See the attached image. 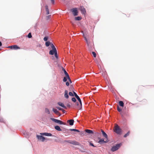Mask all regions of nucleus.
I'll return each instance as SVG.
<instances>
[{
  "mask_svg": "<svg viewBox=\"0 0 154 154\" xmlns=\"http://www.w3.org/2000/svg\"><path fill=\"white\" fill-rule=\"evenodd\" d=\"M114 132L118 134H121L122 133V130L119 126L116 125L115 126L114 129Z\"/></svg>",
  "mask_w": 154,
  "mask_h": 154,
  "instance_id": "obj_1",
  "label": "nucleus"
},
{
  "mask_svg": "<svg viewBox=\"0 0 154 154\" xmlns=\"http://www.w3.org/2000/svg\"><path fill=\"white\" fill-rule=\"evenodd\" d=\"M122 145V143L116 144L115 146H113L111 148V150L114 152L118 150Z\"/></svg>",
  "mask_w": 154,
  "mask_h": 154,
  "instance_id": "obj_2",
  "label": "nucleus"
},
{
  "mask_svg": "<svg viewBox=\"0 0 154 154\" xmlns=\"http://www.w3.org/2000/svg\"><path fill=\"white\" fill-rule=\"evenodd\" d=\"M50 119L54 122L59 124L60 125H65L66 123L63 122L61 121H60L59 120H58L55 119H54V118H51Z\"/></svg>",
  "mask_w": 154,
  "mask_h": 154,
  "instance_id": "obj_3",
  "label": "nucleus"
},
{
  "mask_svg": "<svg viewBox=\"0 0 154 154\" xmlns=\"http://www.w3.org/2000/svg\"><path fill=\"white\" fill-rule=\"evenodd\" d=\"M65 142L69 143L70 144H72L75 145H79L80 143L79 142H77L75 140H66Z\"/></svg>",
  "mask_w": 154,
  "mask_h": 154,
  "instance_id": "obj_4",
  "label": "nucleus"
},
{
  "mask_svg": "<svg viewBox=\"0 0 154 154\" xmlns=\"http://www.w3.org/2000/svg\"><path fill=\"white\" fill-rule=\"evenodd\" d=\"M73 93L74 94V96L78 100L80 104V108H79V109H80L82 107V102L80 98L77 95V94L75 92L73 91Z\"/></svg>",
  "mask_w": 154,
  "mask_h": 154,
  "instance_id": "obj_5",
  "label": "nucleus"
},
{
  "mask_svg": "<svg viewBox=\"0 0 154 154\" xmlns=\"http://www.w3.org/2000/svg\"><path fill=\"white\" fill-rule=\"evenodd\" d=\"M98 139H99V140L98 143L100 144H102L104 143H107L109 141L108 139H106V140H104L103 139L100 138H99Z\"/></svg>",
  "mask_w": 154,
  "mask_h": 154,
  "instance_id": "obj_6",
  "label": "nucleus"
},
{
  "mask_svg": "<svg viewBox=\"0 0 154 154\" xmlns=\"http://www.w3.org/2000/svg\"><path fill=\"white\" fill-rule=\"evenodd\" d=\"M36 137L38 140H42V142L44 141L45 139V138L42 135H37Z\"/></svg>",
  "mask_w": 154,
  "mask_h": 154,
  "instance_id": "obj_7",
  "label": "nucleus"
},
{
  "mask_svg": "<svg viewBox=\"0 0 154 154\" xmlns=\"http://www.w3.org/2000/svg\"><path fill=\"white\" fill-rule=\"evenodd\" d=\"M9 48H11V49L17 50L20 49V48L17 45H13L11 46H9L8 47Z\"/></svg>",
  "mask_w": 154,
  "mask_h": 154,
  "instance_id": "obj_8",
  "label": "nucleus"
},
{
  "mask_svg": "<svg viewBox=\"0 0 154 154\" xmlns=\"http://www.w3.org/2000/svg\"><path fill=\"white\" fill-rule=\"evenodd\" d=\"M101 131L102 133L103 136L106 139H108V136L107 134L102 129L101 130Z\"/></svg>",
  "mask_w": 154,
  "mask_h": 154,
  "instance_id": "obj_9",
  "label": "nucleus"
},
{
  "mask_svg": "<svg viewBox=\"0 0 154 154\" xmlns=\"http://www.w3.org/2000/svg\"><path fill=\"white\" fill-rule=\"evenodd\" d=\"M40 134L42 135H44L47 136H53L52 134L51 133L47 132L40 133Z\"/></svg>",
  "mask_w": 154,
  "mask_h": 154,
  "instance_id": "obj_10",
  "label": "nucleus"
},
{
  "mask_svg": "<svg viewBox=\"0 0 154 154\" xmlns=\"http://www.w3.org/2000/svg\"><path fill=\"white\" fill-rule=\"evenodd\" d=\"M53 111L57 115L60 116L61 115V114L57 109L55 108L53 109Z\"/></svg>",
  "mask_w": 154,
  "mask_h": 154,
  "instance_id": "obj_11",
  "label": "nucleus"
},
{
  "mask_svg": "<svg viewBox=\"0 0 154 154\" xmlns=\"http://www.w3.org/2000/svg\"><path fill=\"white\" fill-rule=\"evenodd\" d=\"M57 51V49H52L49 51V54L50 55H53L56 53Z\"/></svg>",
  "mask_w": 154,
  "mask_h": 154,
  "instance_id": "obj_12",
  "label": "nucleus"
},
{
  "mask_svg": "<svg viewBox=\"0 0 154 154\" xmlns=\"http://www.w3.org/2000/svg\"><path fill=\"white\" fill-rule=\"evenodd\" d=\"M60 106L62 107L63 108L66 109H67V107L66 106H65L64 105V104L61 102H58L57 103Z\"/></svg>",
  "mask_w": 154,
  "mask_h": 154,
  "instance_id": "obj_13",
  "label": "nucleus"
},
{
  "mask_svg": "<svg viewBox=\"0 0 154 154\" xmlns=\"http://www.w3.org/2000/svg\"><path fill=\"white\" fill-rule=\"evenodd\" d=\"M67 122L70 125L72 126L73 125L74 121L73 119H69L67 121Z\"/></svg>",
  "mask_w": 154,
  "mask_h": 154,
  "instance_id": "obj_14",
  "label": "nucleus"
},
{
  "mask_svg": "<svg viewBox=\"0 0 154 154\" xmlns=\"http://www.w3.org/2000/svg\"><path fill=\"white\" fill-rule=\"evenodd\" d=\"M74 16L78 15V10H71Z\"/></svg>",
  "mask_w": 154,
  "mask_h": 154,
  "instance_id": "obj_15",
  "label": "nucleus"
},
{
  "mask_svg": "<svg viewBox=\"0 0 154 154\" xmlns=\"http://www.w3.org/2000/svg\"><path fill=\"white\" fill-rule=\"evenodd\" d=\"M54 128L56 130L59 131H62L60 127L58 125L55 126H54Z\"/></svg>",
  "mask_w": 154,
  "mask_h": 154,
  "instance_id": "obj_16",
  "label": "nucleus"
},
{
  "mask_svg": "<svg viewBox=\"0 0 154 154\" xmlns=\"http://www.w3.org/2000/svg\"><path fill=\"white\" fill-rule=\"evenodd\" d=\"M64 97L66 99H68L69 98V96L68 95V92L67 90H65V91Z\"/></svg>",
  "mask_w": 154,
  "mask_h": 154,
  "instance_id": "obj_17",
  "label": "nucleus"
},
{
  "mask_svg": "<svg viewBox=\"0 0 154 154\" xmlns=\"http://www.w3.org/2000/svg\"><path fill=\"white\" fill-rule=\"evenodd\" d=\"M85 131L86 132L90 134H93L94 133L93 131L89 129H86Z\"/></svg>",
  "mask_w": 154,
  "mask_h": 154,
  "instance_id": "obj_18",
  "label": "nucleus"
},
{
  "mask_svg": "<svg viewBox=\"0 0 154 154\" xmlns=\"http://www.w3.org/2000/svg\"><path fill=\"white\" fill-rule=\"evenodd\" d=\"M119 104L121 106L123 107L124 106V103L122 101H119Z\"/></svg>",
  "mask_w": 154,
  "mask_h": 154,
  "instance_id": "obj_19",
  "label": "nucleus"
},
{
  "mask_svg": "<svg viewBox=\"0 0 154 154\" xmlns=\"http://www.w3.org/2000/svg\"><path fill=\"white\" fill-rule=\"evenodd\" d=\"M82 19V17L81 16H78L75 17V20L79 21L81 20Z\"/></svg>",
  "mask_w": 154,
  "mask_h": 154,
  "instance_id": "obj_20",
  "label": "nucleus"
},
{
  "mask_svg": "<svg viewBox=\"0 0 154 154\" xmlns=\"http://www.w3.org/2000/svg\"><path fill=\"white\" fill-rule=\"evenodd\" d=\"M63 71L64 72L65 74V76H66V77H69V74H68V73L66 72V70L64 68H63Z\"/></svg>",
  "mask_w": 154,
  "mask_h": 154,
  "instance_id": "obj_21",
  "label": "nucleus"
},
{
  "mask_svg": "<svg viewBox=\"0 0 154 154\" xmlns=\"http://www.w3.org/2000/svg\"><path fill=\"white\" fill-rule=\"evenodd\" d=\"M22 133L23 134V135L25 136H28L29 134V133L28 132H27L26 131H23L22 132Z\"/></svg>",
  "mask_w": 154,
  "mask_h": 154,
  "instance_id": "obj_22",
  "label": "nucleus"
},
{
  "mask_svg": "<svg viewBox=\"0 0 154 154\" xmlns=\"http://www.w3.org/2000/svg\"><path fill=\"white\" fill-rule=\"evenodd\" d=\"M51 42L49 41H47L46 42L45 44L46 46V47H48L49 46V45H51Z\"/></svg>",
  "mask_w": 154,
  "mask_h": 154,
  "instance_id": "obj_23",
  "label": "nucleus"
},
{
  "mask_svg": "<svg viewBox=\"0 0 154 154\" xmlns=\"http://www.w3.org/2000/svg\"><path fill=\"white\" fill-rule=\"evenodd\" d=\"M81 13L83 14L85 16L86 14V10H81Z\"/></svg>",
  "mask_w": 154,
  "mask_h": 154,
  "instance_id": "obj_24",
  "label": "nucleus"
},
{
  "mask_svg": "<svg viewBox=\"0 0 154 154\" xmlns=\"http://www.w3.org/2000/svg\"><path fill=\"white\" fill-rule=\"evenodd\" d=\"M50 45L51 46V48H52V49H56L55 46L52 42L51 43Z\"/></svg>",
  "mask_w": 154,
  "mask_h": 154,
  "instance_id": "obj_25",
  "label": "nucleus"
},
{
  "mask_svg": "<svg viewBox=\"0 0 154 154\" xmlns=\"http://www.w3.org/2000/svg\"><path fill=\"white\" fill-rule=\"evenodd\" d=\"M0 122L5 123V121L4 119L1 117H0Z\"/></svg>",
  "mask_w": 154,
  "mask_h": 154,
  "instance_id": "obj_26",
  "label": "nucleus"
},
{
  "mask_svg": "<svg viewBox=\"0 0 154 154\" xmlns=\"http://www.w3.org/2000/svg\"><path fill=\"white\" fill-rule=\"evenodd\" d=\"M45 112L46 113H47L48 114H50V111L49 110L48 108H45Z\"/></svg>",
  "mask_w": 154,
  "mask_h": 154,
  "instance_id": "obj_27",
  "label": "nucleus"
},
{
  "mask_svg": "<svg viewBox=\"0 0 154 154\" xmlns=\"http://www.w3.org/2000/svg\"><path fill=\"white\" fill-rule=\"evenodd\" d=\"M129 134H130V131H128L126 134H125V135L124 136V137H127V136H128L129 135Z\"/></svg>",
  "mask_w": 154,
  "mask_h": 154,
  "instance_id": "obj_28",
  "label": "nucleus"
},
{
  "mask_svg": "<svg viewBox=\"0 0 154 154\" xmlns=\"http://www.w3.org/2000/svg\"><path fill=\"white\" fill-rule=\"evenodd\" d=\"M51 15H49L46 16V19L47 20H48L49 19L51 18Z\"/></svg>",
  "mask_w": 154,
  "mask_h": 154,
  "instance_id": "obj_29",
  "label": "nucleus"
},
{
  "mask_svg": "<svg viewBox=\"0 0 154 154\" xmlns=\"http://www.w3.org/2000/svg\"><path fill=\"white\" fill-rule=\"evenodd\" d=\"M68 79L67 77L66 76L64 77L63 79V81L64 82H66Z\"/></svg>",
  "mask_w": 154,
  "mask_h": 154,
  "instance_id": "obj_30",
  "label": "nucleus"
},
{
  "mask_svg": "<svg viewBox=\"0 0 154 154\" xmlns=\"http://www.w3.org/2000/svg\"><path fill=\"white\" fill-rule=\"evenodd\" d=\"M27 37L29 38H32V34H31V32H29L28 35H27Z\"/></svg>",
  "mask_w": 154,
  "mask_h": 154,
  "instance_id": "obj_31",
  "label": "nucleus"
},
{
  "mask_svg": "<svg viewBox=\"0 0 154 154\" xmlns=\"http://www.w3.org/2000/svg\"><path fill=\"white\" fill-rule=\"evenodd\" d=\"M48 39V36H45L44 38V41H46V42H47V40Z\"/></svg>",
  "mask_w": 154,
  "mask_h": 154,
  "instance_id": "obj_32",
  "label": "nucleus"
},
{
  "mask_svg": "<svg viewBox=\"0 0 154 154\" xmlns=\"http://www.w3.org/2000/svg\"><path fill=\"white\" fill-rule=\"evenodd\" d=\"M72 92H69V96H74V94H73Z\"/></svg>",
  "mask_w": 154,
  "mask_h": 154,
  "instance_id": "obj_33",
  "label": "nucleus"
},
{
  "mask_svg": "<svg viewBox=\"0 0 154 154\" xmlns=\"http://www.w3.org/2000/svg\"><path fill=\"white\" fill-rule=\"evenodd\" d=\"M72 101H73L74 102H75L76 101V100L75 98V97H72Z\"/></svg>",
  "mask_w": 154,
  "mask_h": 154,
  "instance_id": "obj_34",
  "label": "nucleus"
},
{
  "mask_svg": "<svg viewBox=\"0 0 154 154\" xmlns=\"http://www.w3.org/2000/svg\"><path fill=\"white\" fill-rule=\"evenodd\" d=\"M117 110L119 112H120L122 111V109L119 106L117 107Z\"/></svg>",
  "mask_w": 154,
  "mask_h": 154,
  "instance_id": "obj_35",
  "label": "nucleus"
},
{
  "mask_svg": "<svg viewBox=\"0 0 154 154\" xmlns=\"http://www.w3.org/2000/svg\"><path fill=\"white\" fill-rule=\"evenodd\" d=\"M55 57L57 58H58V56L57 53V51L56 53L54 54Z\"/></svg>",
  "mask_w": 154,
  "mask_h": 154,
  "instance_id": "obj_36",
  "label": "nucleus"
},
{
  "mask_svg": "<svg viewBox=\"0 0 154 154\" xmlns=\"http://www.w3.org/2000/svg\"><path fill=\"white\" fill-rule=\"evenodd\" d=\"M92 54L94 57H96V54L94 52V51L92 52Z\"/></svg>",
  "mask_w": 154,
  "mask_h": 154,
  "instance_id": "obj_37",
  "label": "nucleus"
},
{
  "mask_svg": "<svg viewBox=\"0 0 154 154\" xmlns=\"http://www.w3.org/2000/svg\"><path fill=\"white\" fill-rule=\"evenodd\" d=\"M56 108H57V109H58L59 110H60L61 111L62 109V108L59 107H58V106H56Z\"/></svg>",
  "mask_w": 154,
  "mask_h": 154,
  "instance_id": "obj_38",
  "label": "nucleus"
},
{
  "mask_svg": "<svg viewBox=\"0 0 154 154\" xmlns=\"http://www.w3.org/2000/svg\"><path fill=\"white\" fill-rule=\"evenodd\" d=\"M67 77L68 79L69 80V81L70 83H72V81H71V79H70L69 77H69L67 76Z\"/></svg>",
  "mask_w": 154,
  "mask_h": 154,
  "instance_id": "obj_39",
  "label": "nucleus"
},
{
  "mask_svg": "<svg viewBox=\"0 0 154 154\" xmlns=\"http://www.w3.org/2000/svg\"><path fill=\"white\" fill-rule=\"evenodd\" d=\"M90 145L93 147H95V146L94 145V144L91 142L90 143Z\"/></svg>",
  "mask_w": 154,
  "mask_h": 154,
  "instance_id": "obj_40",
  "label": "nucleus"
},
{
  "mask_svg": "<svg viewBox=\"0 0 154 154\" xmlns=\"http://www.w3.org/2000/svg\"><path fill=\"white\" fill-rule=\"evenodd\" d=\"M75 129H70L69 130L71 131H75Z\"/></svg>",
  "mask_w": 154,
  "mask_h": 154,
  "instance_id": "obj_41",
  "label": "nucleus"
},
{
  "mask_svg": "<svg viewBox=\"0 0 154 154\" xmlns=\"http://www.w3.org/2000/svg\"><path fill=\"white\" fill-rule=\"evenodd\" d=\"M66 85L67 86H69V83L68 82H66Z\"/></svg>",
  "mask_w": 154,
  "mask_h": 154,
  "instance_id": "obj_42",
  "label": "nucleus"
},
{
  "mask_svg": "<svg viewBox=\"0 0 154 154\" xmlns=\"http://www.w3.org/2000/svg\"><path fill=\"white\" fill-rule=\"evenodd\" d=\"M51 2L53 4H54V0H51Z\"/></svg>",
  "mask_w": 154,
  "mask_h": 154,
  "instance_id": "obj_43",
  "label": "nucleus"
},
{
  "mask_svg": "<svg viewBox=\"0 0 154 154\" xmlns=\"http://www.w3.org/2000/svg\"><path fill=\"white\" fill-rule=\"evenodd\" d=\"M46 14H49V10H46Z\"/></svg>",
  "mask_w": 154,
  "mask_h": 154,
  "instance_id": "obj_44",
  "label": "nucleus"
},
{
  "mask_svg": "<svg viewBox=\"0 0 154 154\" xmlns=\"http://www.w3.org/2000/svg\"><path fill=\"white\" fill-rule=\"evenodd\" d=\"M80 10H85L83 7H81Z\"/></svg>",
  "mask_w": 154,
  "mask_h": 154,
  "instance_id": "obj_45",
  "label": "nucleus"
},
{
  "mask_svg": "<svg viewBox=\"0 0 154 154\" xmlns=\"http://www.w3.org/2000/svg\"><path fill=\"white\" fill-rule=\"evenodd\" d=\"M61 111H62V112H63V113H64L65 112V111L63 109Z\"/></svg>",
  "mask_w": 154,
  "mask_h": 154,
  "instance_id": "obj_46",
  "label": "nucleus"
},
{
  "mask_svg": "<svg viewBox=\"0 0 154 154\" xmlns=\"http://www.w3.org/2000/svg\"><path fill=\"white\" fill-rule=\"evenodd\" d=\"M75 131H76L78 132H80L79 131V130L76 129H75Z\"/></svg>",
  "mask_w": 154,
  "mask_h": 154,
  "instance_id": "obj_47",
  "label": "nucleus"
},
{
  "mask_svg": "<svg viewBox=\"0 0 154 154\" xmlns=\"http://www.w3.org/2000/svg\"><path fill=\"white\" fill-rule=\"evenodd\" d=\"M85 39L86 41V42L87 43H88V40H87V38L86 37L85 38Z\"/></svg>",
  "mask_w": 154,
  "mask_h": 154,
  "instance_id": "obj_48",
  "label": "nucleus"
},
{
  "mask_svg": "<svg viewBox=\"0 0 154 154\" xmlns=\"http://www.w3.org/2000/svg\"><path fill=\"white\" fill-rule=\"evenodd\" d=\"M45 8L46 9V10H48V8L47 6H45Z\"/></svg>",
  "mask_w": 154,
  "mask_h": 154,
  "instance_id": "obj_49",
  "label": "nucleus"
},
{
  "mask_svg": "<svg viewBox=\"0 0 154 154\" xmlns=\"http://www.w3.org/2000/svg\"><path fill=\"white\" fill-rule=\"evenodd\" d=\"M67 106L68 107H70V105H69V104H68L67 105Z\"/></svg>",
  "mask_w": 154,
  "mask_h": 154,
  "instance_id": "obj_50",
  "label": "nucleus"
},
{
  "mask_svg": "<svg viewBox=\"0 0 154 154\" xmlns=\"http://www.w3.org/2000/svg\"><path fill=\"white\" fill-rule=\"evenodd\" d=\"M71 10H77V8H73Z\"/></svg>",
  "mask_w": 154,
  "mask_h": 154,
  "instance_id": "obj_51",
  "label": "nucleus"
},
{
  "mask_svg": "<svg viewBox=\"0 0 154 154\" xmlns=\"http://www.w3.org/2000/svg\"><path fill=\"white\" fill-rule=\"evenodd\" d=\"M2 45V42L0 41V47H1Z\"/></svg>",
  "mask_w": 154,
  "mask_h": 154,
  "instance_id": "obj_52",
  "label": "nucleus"
},
{
  "mask_svg": "<svg viewBox=\"0 0 154 154\" xmlns=\"http://www.w3.org/2000/svg\"><path fill=\"white\" fill-rule=\"evenodd\" d=\"M76 103H77V105H79V103H78V102H77Z\"/></svg>",
  "mask_w": 154,
  "mask_h": 154,
  "instance_id": "obj_53",
  "label": "nucleus"
}]
</instances>
